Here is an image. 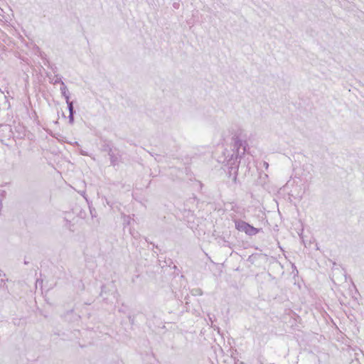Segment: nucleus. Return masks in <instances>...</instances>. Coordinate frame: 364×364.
Instances as JSON below:
<instances>
[{
	"instance_id": "1",
	"label": "nucleus",
	"mask_w": 364,
	"mask_h": 364,
	"mask_svg": "<svg viewBox=\"0 0 364 364\" xmlns=\"http://www.w3.org/2000/svg\"><path fill=\"white\" fill-rule=\"evenodd\" d=\"M242 154L233 152L231 156L227 159V166H228L229 177H232L233 183L237 182V177L238 174L239 164Z\"/></svg>"
},
{
	"instance_id": "2",
	"label": "nucleus",
	"mask_w": 364,
	"mask_h": 364,
	"mask_svg": "<svg viewBox=\"0 0 364 364\" xmlns=\"http://www.w3.org/2000/svg\"><path fill=\"white\" fill-rule=\"evenodd\" d=\"M102 151L107 152L109 156L110 164L112 166H115L119 163L118 154L116 153L117 149L113 148L112 144L107 141H104L101 146Z\"/></svg>"
},
{
	"instance_id": "3",
	"label": "nucleus",
	"mask_w": 364,
	"mask_h": 364,
	"mask_svg": "<svg viewBox=\"0 0 364 364\" xmlns=\"http://www.w3.org/2000/svg\"><path fill=\"white\" fill-rule=\"evenodd\" d=\"M235 228L237 230L244 232L249 236L255 235L258 232H259V231L261 230V229L256 228L242 220H235Z\"/></svg>"
},
{
	"instance_id": "4",
	"label": "nucleus",
	"mask_w": 364,
	"mask_h": 364,
	"mask_svg": "<svg viewBox=\"0 0 364 364\" xmlns=\"http://www.w3.org/2000/svg\"><path fill=\"white\" fill-rule=\"evenodd\" d=\"M233 152L244 155L246 151V141L238 134H235L232 137Z\"/></svg>"
},
{
	"instance_id": "5",
	"label": "nucleus",
	"mask_w": 364,
	"mask_h": 364,
	"mask_svg": "<svg viewBox=\"0 0 364 364\" xmlns=\"http://www.w3.org/2000/svg\"><path fill=\"white\" fill-rule=\"evenodd\" d=\"M60 91L62 95L65 97V101L68 102L70 100V94L68 90L67 86L65 85L64 82H61Z\"/></svg>"
},
{
	"instance_id": "6",
	"label": "nucleus",
	"mask_w": 364,
	"mask_h": 364,
	"mask_svg": "<svg viewBox=\"0 0 364 364\" xmlns=\"http://www.w3.org/2000/svg\"><path fill=\"white\" fill-rule=\"evenodd\" d=\"M66 103L68 105V110H69V114H75V110L74 109L73 102L70 101V100H69L68 102H66Z\"/></svg>"
},
{
	"instance_id": "7",
	"label": "nucleus",
	"mask_w": 364,
	"mask_h": 364,
	"mask_svg": "<svg viewBox=\"0 0 364 364\" xmlns=\"http://www.w3.org/2000/svg\"><path fill=\"white\" fill-rule=\"evenodd\" d=\"M218 243L222 244V245L225 247H230V242L227 241L224 237L222 236L218 237Z\"/></svg>"
},
{
	"instance_id": "8",
	"label": "nucleus",
	"mask_w": 364,
	"mask_h": 364,
	"mask_svg": "<svg viewBox=\"0 0 364 364\" xmlns=\"http://www.w3.org/2000/svg\"><path fill=\"white\" fill-rule=\"evenodd\" d=\"M191 293L193 296H201L203 294V291L200 288H195L191 291Z\"/></svg>"
},
{
	"instance_id": "9",
	"label": "nucleus",
	"mask_w": 364,
	"mask_h": 364,
	"mask_svg": "<svg viewBox=\"0 0 364 364\" xmlns=\"http://www.w3.org/2000/svg\"><path fill=\"white\" fill-rule=\"evenodd\" d=\"M6 282H8V279H0V288H6L7 289V286L6 285Z\"/></svg>"
},
{
	"instance_id": "10",
	"label": "nucleus",
	"mask_w": 364,
	"mask_h": 364,
	"mask_svg": "<svg viewBox=\"0 0 364 364\" xmlns=\"http://www.w3.org/2000/svg\"><path fill=\"white\" fill-rule=\"evenodd\" d=\"M74 115L75 114H69L68 119H69V123L70 124H73L74 123Z\"/></svg>"
},
{
	"instance_id": "11",
	"label": "nucleus",
	"mask_w": 364,
	"mask_h": 364,
	"mask_svg": "<svg viewBox=\"0 0 364 364\" xmlns=\"http://www.w3.org/2000/svg\"><path fill=\"white\" fill-rule=\"evenodd\" d=\"M61 82H63L61 79V77L56 76V79L55 80L53 84L60 83L61 85Z\"/></svg>"
},
{
	"instance_id": "12",
	"label": "nucleus",
	"mask_w": 364,
	"mask_h": 364,
	"mask_svg": "<svg viewBox=\"0 0 364 364\" xmlns=\"http://www.w3.org/2000/svg\"><path fill=\"white\" fill-rule=\"evenodd\" d=\"M209 318H210V321H211V323H212L211 326H212L215 330H217L218 333H220V328H219L218 326H216L215 325H214V326H213V320H212V318H211V317H209Z\"/></svg>"
},
{
	"instance_id": "13",
	"label": "nucleus",
	"mask_w": 364,
	"mask_h": 364,
	"mask_svg": "<svg viewBox=\"0 0 364 364\" xmlns=\"http://www.w3.org/2000/svg\"><path fill=\"white\" fill-rule=\"evenodd\" d=\"M5 277H6V274L1 269H0V279H3V278L5 279Z\"/></svg>"
},
{
	"instance_id": "14",
	"label": "nucleus",
	"mask_w": 364,
	"mask_h": 364,
	"mask_svg": "<svg viewBox=\"0 0 364 364\" xmlns=\"http://www.w3.org/2000/svg\"><path fill=\"white\" fill-rule=\"evenodd\" d=\"M129 320L132 324L134 323V318H132L131 316H129Z\"/></svg>"
},
{
	"instance_id": "15",
	"label": "nucleus",
	"mask_w": 364,
	"mask_h": 364,
	"mask_svg": "<svg viewBox=\"0 0 364 364\" xmlns=\"http://www.w3.org/2000/svg\"><path fill=\"white\" fill-rule=\"evenodd\" d=\"M264 166H265V168H268V166H269V164H268V163H267V162L264 161Z\"/></svg>"
},
{
	"instance_id": "16",
	"label": "nucleus",
	"mask_w": 364,
	"mask_h": 364,
	"mask_svg": "<svg viewBox=\"0 0 364 364\" xmlns=\"http://www.w3.org/2000/svg\"><path fill=\"white\" fill-rule=\"evenodd\" d=\"M5 193H6V191H1V190H0V194H1V195L5 194Z\"/></svg>"
},
{
	"instance_id": "17",
	"label": "nucleus",
	"mask_w": 364,
	"mask_h": 364,
	"mask_svg": "<svg viewBox=\"0 0 364 364\" xmlns=\"http://www.w3.org/2000/svg\"><path fill=\"white\" fill-rule=\"evenodd\" d=\"M267 177H268V176L266 173H264V178H267Z\"/></svg>"
},
{
	"instance_id": "18",
	"label": "nucleus",
	"mask_w": 364,
	"mask_h": 364,
	"mask_svg": "<svg viewBox=\"0 0 364 364\" xmlns=\"http://www.w3.org/2000/svg\"><path fill=\"white\" fill-rule=\"evenodd\" d=\"M24 264H28V262L27 261H24Z\"/></svg>"
},
{
	"instance_id": "19",
	"label": "nucleus",
	"mask_w": 364,
	"mask_h": 364,
	"mask_svg": "<svg viewBox=\"0 0 364 364\" xmlns=\"http://www.w3.org/2000/svg\"><path fill=\"white\" fill-rule=\"evenodd\" d=\"M173 6H174L175 8H176L177 4H173Z\"/></svg>"
},
{
	"instance_id": "20",
	"label": "nucleus",
	"mask_w": 364,
	"mask_h": 364,
	"mask_svg": "<svg viewBox=\"0 0 364 364\" xmlns=\"http://www.w3.org/2000/svg\"><path fill=\"white\" fill-rule=\"evenodd\" d=\"M173 6H174L175 8H176L177 4H173Z\"/></svg>"
},
{
	"instance_id": "21",
	"label": "nucleus",
	"mask_w": 364,
	"mask_h": 364,
	"mask_svg": "<svg viewBox=\"0 0 364 364\" xmlns=\"http://www.w3.org/2000/svg\"><path fill=\"white\" fill-rule=\"evenodd\" d=\"M154 247H155L156 249H158V246L157 245H154Z\"/></svg>"
},
{
	"instance_id": "22",
	"label": "nucleus",
	"mask_w": 364,
	"mask_h": 364,
	"mask_svg": "<svg viewBox=\"0 0 364 364\" xmlns=\"http://www.w3.org/2000/svg\"><path fill=\"white\" fill-rule=\"evenodd\" d=\"M82 155H83V156H85V155H86V154H85V151H82Z\"/></svg>"
},
{
	"instance_id": "23",
	"label": "nucleus",
	"mask_w": 364,
	"mask_h": 364,
	"mask_svg": "<svg viewBox=\"0 0 364 364\" xmlns=\"http://www.w3.org/2000/svg\"><path fill=\"white\" fill-rule=\"evenodd\" d=\"M82 155H83V156H85V155H86V154H85V151H82Z\"/></svg>"
},
{
	"instance_id": "24",
	"label": "nucleus",
	"mask_w": 364,
	"mask_h": 364,
	"mask_svg": "<svg viewBox=\"0 0 364 364\" xmlns=\"http://www.w3.org/2000/svg\"><path fill=\"white\" fill-rule=\"evenodd\" d=\"M261 364H263V363H261Z\"/></svg>"
}]
</instances>
